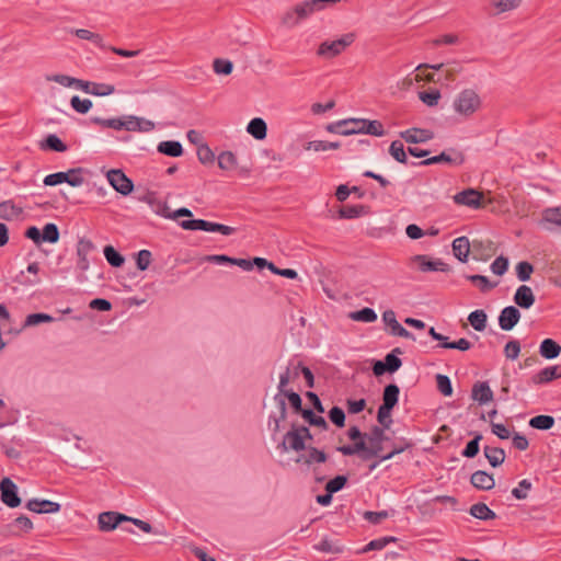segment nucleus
Here are the masks:
<instances>
[{
    "mask_svg": "<svg viewBox=\"0 0 561 561\" xmlns=\"http://www.w3.org/2000/svg\"><path fill=\"white\" fill-rule=\"evenodd\" d=\"M291 379V360L288 363L286 369L284 373L279 375V382H278V393L274 396V401L276 402L278 407V415L271 414L268 417V428L272 431L273 434H276L279 432L280 428V422L284 421L287 416V408H286V401L283 397L286 391H289L287 389L288 383Z\"/></svg>",
    "mask_w": 561,
    "mask_h": 561,
    "instance_id": "f257e3e1",
    "label": "nucleus"
},
{
    "mask_svg": "<svg viewBox=\"0 0 561 561\" xmlns=\"http://www.w3.org/2000/svg\"><path fill=\"white\" fill-rule=\"evenodd\" d=\"M337 451L344 456L358 455L363 461H367L371 458H379L383 451L382 443H368L365 440L356 442L352 445H344L336 448Z\"/></svg>",
    "mask_w": 561,
    "mask_h": 561,
    "instance_id": "f03ea898",
    "label": "nucleus"
},
{
    "mask_svg": "<svg viewBox=\"0 0 561 561\" xmlns=\"http://www.w3.org/2000/svg\"><path fill=\"white\" fill-rule=\"evenodd\" d=\"M453 106L459 115L470 116L480 108L481 99L474 90L465 89L455 98Z\"/></svg>",
    "mask_w": 561,
    "mask_h": 561,
    "instance_id": "7ed1b4c3",
    "label": "nucleus"
},
{
    "mask_svg": "<svg viewBox=\"0 0 561 561\" xmlns=\"http://www.w3.org/2000/svg\"><path fill=\"white\" fill-rule=\"evenodd\" d=\"M180 227L184 230H202L207 232H219L224 236H231L236 232V228L218 222L207 221L204 219L182 220Z\"/></svg>",
    "mask_w": 561,
    "mask_h": 561,
    "instance_id": "20e7f679",
    "label": "nucleus"
},
{
    "mask_svg": "<svg viewBox=\"0 0 561 561\" xmlns=\"http://www.w3.org/2000/svg\"><path fill=\"white\" fill-rule=\"evenodd\" d=\"M355 41L354 33H346L339 39L329 42L325 41L320 44L317 55L325 58H333L344 51Z\"/></svg>",
    "mask_w": 561,
    "mask_h": 561,
    "instance_id": "39448f33",
    "label": "nucleus"
},
{
    "mask_svg": "<svg viewBox=\"0 0 561 561\" xmlns=\"http://www.w3.org/2000/svg\"><path fill=\"white\" fill-rule=\"evenodd\" d=\"M447 151L440 152L438 156H434L431 158H427L425 160H422L420 162H411V165L413 167H425V165H432L440 162L454 164V165H461L465 162V156L462 152L457 151L456 149H449Z\"/></svg>",
    "mask_w": 561,
    "mask_h": 561,
    "instance_id": "423d86ee",
    "label": "nucleus"
},
{
    "mask_svg": "<svg viewBox=\"0 0 561 561\" xmlns=\"http://www.w3.org/2000/svg\"><path fill=\"white\" fill-rule=\"evenodd\" d=\"M111 186L124 196L129 195L134 190V182L119 169H112L106 174Z\"/></svg>",
    "mask_w": 561,
    "mask_h": 561,
    "instance_id": "0eeeda50",
    "label": "nucleus"
},
{
    "mask_svg": "<svg viewBox=\"0 0 561 561\" xmlns=\"http://www.w3.org/2000/svg\"><path fill=\"white\" fill-rule=\"evenodd\" d=\"M154 128L153 122L135 115L119 117V130L148 133Z\"/></svg>",
    "mask_w": 561,
    "mask_h": 561,
    "instance_id": "6e6552de",
    "label": "nucleus"
},
{
    "mask_svg": "<svg viewBox=\"0 0 561 561\" xmlns=\"http://www.w3.org/2000/svg\"><path fill=\"white\" fill-rule=\"evenodd\" d=\"M0 499L10 508H15L21 504L18 486L10 478H3L0 481Z\"/></svg>",
    "mask_w": 561,
    "mask_h": 561,
    "instance_id": "1a4fd4ad",
    "label": "nucleus"
},
{
    "mask_svg": "<svg viewBox=\"0 0 561 561\" xmlns=\"http://www.w3.org/2000/svg\"><path fill=\"white\" fill-rule=\"evenodd\" d=\"M411 264L417 265L422 272H448L449 266L442 260H430L427 255L419 254L411 257Z\"/></svg>",
    "mask_w": 561,
    "mask_h": 561,
    "instance_id": "9d476101",
    "label": "nucleus"
},
{
    "mask_svg": "<svg viewBox=\"0 0 561 561\" xmlns=\"http://www.w3.org/2000/svg\"><path fill=\"white\" fill-rule=\"evenodd\" d=\"M483 194L473 190L467 188L454 196V202L458 205H465L474 209L482 206Z\"/></svg>",
    "mask_w": 561,
    "mask_h": 561,
    "instance_id": "9b49d317",
    "label": "nucleus"
},
{
    "mask_svg": "<svg viewBox=\"0 0 561 561\" xmlns=\"http://www.w3.org/2000/svg\"><path fill=\"white\" fill-rule=\"evenodd\" d=\"M127 519L128 516L118 512H103L99 515L98 524L102 531H111Z\"/></svg>",
    "mask_w": 561,
    "mask_h": 561,
    "instance_id": "f8f14e48",
    "label": "nucleus"
},
{
    "mask_svg": "<svg viewBox=\"0 0 561 561\" xmlns=\"http://www.w3.org/2000/svg\"><path fill=\"white\" fill-rule=\"evenodd\" d=\"M279 448H282L283 451H301L306 448L305 442L302 440V434H299L295 425H293L291 430L284 435V438L279 444Z\"/></svg>",
    "mask_w": 561,
    "mask_h": 561,
    "instance_id": "ddd939ff",
    "label": "nucleus"
},
{
    "mask_svg": "<svg viewBox=\"0 0 561 561\" xmlns=\"http://www.w3.org/2000/svg\"><path fill=\"white\" fill-rule=\"evenodd\" d=\"M382 321L390 328L391 335L415 340L414 335L397 321L396 312L393 310L389 309L383 311Z\"/></svg>",
    "mask_w": 561,
    "mask_h": 561,
    "instance_id": "4468645a",
    "label": "nucleus"
},
{
    "mask_svg": "<svg viewBox=\"0 0 561 561\" xmlns=\"http://www.w3.org/2000/svg\"><path fill=\"white\" fill-rule=\"evenodd\" d=\"M400 137L408 144H423L432 140L434 138V133L431 129L412 127L400 131Z\"/></svg>",
    "mask_w": 561,
    "mask_h": 561,
    "instance_id": "2eb2a0df",
    "label": "nucleus"
},
{
    "mask_svg": "<svg viewBox=\"0 0 561 561\" xmlns=\"http://www.w3.org/2000/svg\"><path fill=\"white\" fill-rule=\"evenodd\" d=\"M519 319V310L514 306H507L500 312L499 325L504 331H511L518 323Z\"/></svg>",
    "mask_w": 561,
    "mask_h": 561,
    "instance_id": "dca6fc26",
    "label": "nucleus"
},
{
    "mask_svg": "<svg viewBox=\"0 0 561 561\" xmlns=\"http://www.w3.org/2000/svg\"><path fill=\"white\" fill-rule=\"evenodd\" d=\"M94 250V244L91 240L88 239H80L77 244V267L85 272L89 270L90 262H89V254Z\"/></svg>",
    "mask_w": 561,
    "mask_h": 561,
    "instance_id": "f3484780",
    "label": "nucleus"
},
{
    "mask_svg": "<svg viewBox=\"0 0 561 561\" xmlns=\"http://www.w3.org/2000/svg\"><path fill=\"white\" fill-rule=\"evenodd\" d=\"M561 378V366L553 365L545 367L531 377L534 385H545L554 379Z\"/></svg>",
    "mask_w": 561,
    "mask_h": 561,
    "instance_id": "a211bd4d",
    "label": "nucleus"
},
{
    "mask_svg": "<svg viewBox=\"0 0 561 561\" xmlns=\"http://www.w3.org/2000/svg\"><path fill=\"white\" fill-rule=\"evenodd\" d=\"M471 398L483 405L493 400V391L486 381H478L472 387Z\"/></svg>",
    "mask_w": 561,
    "mask_h": 561,
    "instance_id": "6ab92c4d",
    "label": "nucleus"
},
{
    "mask_svg": "<svg viewBox=\"0 0 561 561\" xmlns=\"http://www.w3.org/2000/svg\"><path fill=\"white\" fill-rule=\"evenodd\" d=\"M26 508L34 513H57L60 511V504L49 500L32 499L27 501Z\"/></svg>",
    "mask_w": 561,
    "mask_h": 561,
    "instance_id": "aec40b11",
    "label": "nucleus"
},
{
    "mask_svg": "<svg viewBox=\"0 0 561 561\" xmlns=\"http://www.w3.org/2000/svg\"><path fill=\"white\" fill-rule=\"evenodd\" d=\"M470 482L476 489L483 491L492 490L495 485L493 476L483 470L473 472L471 474Z\"/></svg>",
    "mask_w": 561,
    "mask_h": 561,
    "instance_id": "412c9836",
    "label": "nucleus"
},
{
    "mask_svg": "<svg viewBox=\"0 0 561 561\" xmlns=\"http://www.w3.org/2000/svg\"><path fill=\"white\" fill-rule=\"evenodd\" d=\"M514 302L523 309H529L535 302L531 288L527 285H520L515 291Z\"/></svg>",
    "mask_w": 561,
    "mask_h": 561,
    "instance_id": "4be33fe9",
    "label": "nucleus"
},
{
    "mask_svg": "<svg viewBox=\"0 0 561 561\" xmlns=\"http://www.w3.org/2000/svg\"><path fill=\"white\" fill-rule=\"evenodd\" d=\"M540 222L547 230H552L554 227L561 228V207L546 208Z\"/></svg>",
    "mask_w": 561,
    "mask_h": 561,
    "instance_id": "5701e85b",
    "label": "nucleus"
},
{
    "mask_svg": "<svg viewBox=\"0 0 561 561\" xmlns=\"http://www.w3.org/2000/svg\"><path fill=\"white\" fill-rule=\"evenodd\" d=\"M453 253L462 263L468 261L470 253V242L465 236L458 237L453 241Z\"/></svg>",
    "mask_w": 561,
    "mask_h": 561,
    "instance_id": "b1692460",
    "label": "nucleus"
},
{
    "mask_svg": "<svg viewBox=\"0 0 561 561\" xmlns=\"http://www.w3.org/2000/svg\"><path fill=\"white\" fill-rule=\"evenodd\" d=\"M22 213L23 209L11 199L0 203V218L3 220H14L19 218Z\"/></svg>",
    "mask_w": 561,
    "mask_h": 561,
    "instance_id": "393cba45",
    "label": "nucleus"
},
{
    "mask_svg": "<svg viewBox=\"0 0 561 561\" xmlns=\"http://www.w3.org/2000/svg\"><path fill=\"white\" fill-rule=\"evenodd\" d=\"M354 124H360L362 134L376 137H382L386 134L383 125L379 121H370L364 118L363 121L354 122Z\"/></svg>",
    "mask_w": 561,
    "mask_h": 561,
    "instance_id": "a878e982",
    "label": "nucleus"
},
{
    "mask_svg": "<svg viewBox=\"0 0 561 561\" xmlns=\"http://www.w3.org/2000/svg\"><path fill=\"white\" fill-rule=\"evenodd\" d=\"M561 353V346L552 339H545L539 346V354L546 359L557 358Z\"/></svg>",
    "mask_w": 561,
    "mask_h": 561,
    "instance_id": "bb28decb",
    "label": "nucleus"
},
{
    "mask_svg": "<svg viewBox=\"0 0 561 561\" xmlns=\"http://www.w3.org/2000/svg\"><path fill=\"white\" fill-rule=\"evenodd\" d=\"M247 131L257 140H263L266 137L267 126L263 118H252L248 126Z\"/></svg>",
    "mask_w": 561,
    "mask_h": 561,
    "instance_id": "cd10ccee",
    "label": "nucleus"
},
{
    "mask_svg": "<svg viewBox=\"0 0 561 561\" xmlns=\"http://www.w3.org/2000/svg\"><path fill=\"white\" fill-rule=\"evenodd\" d=\"M158 151L168 157H181L183 154V147L180 141L165 140L158 145Z\"/></svg>",
    "mask_w": 561,
    "mask_h": 561,
    "instance_id": "c85d7f7f",
    "label": "nucleus"
},
{
    "mask_svg": "<svg viewBox=\"0 0 561 561\" xmlns=\"http://www.w3.org/2000/svg\"><path fill=\"white\" fill-rule=\"evenodd\" d=\"M400 389L396 383H389L383 388L382 405L393 410L399 402Z\"/></svg>",
    "mask_w": 561,
    "mask_h": 561,
    "instance_id": "c756f323",
    "label": "nucleus"
},
{
    "mask_svg": "<svg viewBox=\"0 0 561 561\" xmlns=\"http://www.w3.org/2000/svg\"><path fill=\"white\" fill-rule=\"evenodd\" d=\"M313 548L322 553L339 554L343 552V547L337 540H331L327 537L322 538Z\"/></svg>",
    "mask_w": 561,
    "mask_h": 561,
    "instance_id": "7c9ffc66",
    "label": "nucleus"
},
{
    "mask_svg": "<svg viewBox=\"0 0 561 561\" xmlns=\"http://www.w3.org/2000/svg\"><path fill=\"white\" fill-rule=\"evenodd\" d=\"M397 541H398V538L393 537V536H386V537H380V538H377V539H373L367 545H365L358 551V553H367V552L374 551V550H382L389 543L397 542Z\"/></svg>",
    "mask_w": 561,
    "mask_h": 561,
    "instance_id": "2f4dec72",
    "label": "nucleus"
},
{
    "mask_svg": "<svg viewBox=\"0 0 561 561\" xmlns=\"http://www.w3.org/2000/svg\"><path fill=\"white\" fill-rule=\"evenodd\" d=\"M484 456L492 467L501 466L505 460V453L500 447L484 446Z\"/></svg>",
    "mask_w": 561,
    "mask_h": 561,
    "instance_id": "473e14b6",
    "label": "nucleus"
},
{
    "mask_svg": "<svg viewBox=\"0 0 561 561\" xmlns=\"http://www.w3.org/2000/svg\"><path fill=\"white\" fill-rule=\"evenodd\" d=\"M41 148L55 152H65L68 149L67 145L55 134H49L41 144Z\"/></svg>",
    "mask_w": 561,
    "mask_h": 561,
    "instance_id": "72a5a7b5",
    "label": "nucleus"
},
{
    "mask_svg": "<svg viewBox=\"0 0 561 561\" xmlns=\"http://www.w3.org/2000/svg\"><path fill=\"white\" fill-rule=\"evenodd\" d=\"M554 417L551 415H536L529 420V426L535 430L548 431L554 426Z\"/></svg>",
    "mask_w": 561,
    "mask_h": 561,
    "instance_id": "f704fd0d",
    "label": "nucleus"
},
{
    "mask_svg": "<svg viewBox=\"0 0 561 561\" xmlns=\"http://www.w3.org/2000/svg\"><path fill=\"white\" fill-rule=\"evenodd\" d=\"M470 514L481 520H490L496 517L495 513L484 503H477L470 507Z\"/></svg>",
    "mask_w": 561,
    "mask_h": 561,
    "instance_id": "c9c22d12",
    "label": "nucleus"
},
{
    "mask_svg": "<svg viewBox=\"0 0 561 561\" xmlns=\"http://www.w3.org/2000/svg\"><path fill=\"white\" fill-rule=\"evenodd\" d=\"M468 321L476 331L481 332L486 328L488 316L484 310L477 309L469 314Z\"/></svg>",
    "mask_w": 561,
    "mask_h": 561,
    "instance_id": "e433bc0d",
    "label": "nucleus"
},
{
    "mask_svg": "<svg viewBox=\"0 0 561 561\" xmlns=\"http://www.w3.org/2000/svg\"><path fill=\"white\" fill-rule=\"evenodd\" d=\"M238 165L237 157L232 151H222L218 156V167L225 171L236 170Z\"/></svg>",
    "mask_w": 561,
    "mask_h": 561,
    "instance_id": "4c0bfd02",
    "label": "nucleus"
},
{
    "mask_svg": "<svg viewBox=\"0 0 561 561\" xmlns=\"http://www.w3.org/2000/svg\"><path fill=\"white\" fill-rule=\"evenodd\" d=\"M350 318L354 321L371 323L377 320V313L374 309L365 307L360 310L351 312Z\"/></svg>",
    "mask_w": 561,
    "mask_h": 561,
    "instance_id": "58836bf2",
    "label": "nucleus"
},
{
    "mask_svg": "<svg viewBox=\"0 0 561 561\" xmlns=\"http://www.w3.org/2000/svg\"><path fill=\"white\" fill-rule=\"evenodd\" d=\"M41 233L42 242L56 243L60 238L59 229L54 222L46 224Z\"/></svg>",
    "mask_w": 561,
    "mask_h": 561,
    "instance_id": "ea45409f",
    "label": "nucleus"
},
{
    "mask_svg": "<svg viewBox=\"0 0 561 561\" xmlns=\"http://www.w3.org/2000/svg\"><path fill=\"white\" fill-rule=\"evenodd\" d=\"M366 214V206L364 205H348L344 206L339 210L341 218L354 219Z\"/></svg>",
    "mask_w": 561,
    "mask_h": 561,
    "instance_id": "a19ab883",
    "label": "nucleus"
},
{
    "mask_svg": "<svg viewBox=\"0 0 561 561\" xmlns=\"http://www.w3.org/2000/svg\"><path fill=\"white\" fill-rule=\"evenodd\" d=\"M390 156L400 163H408V157L404 150V146L400 140H393L389 147Z\"/></svg>",
    "mask_w": 561,
    "mask_h": 561,
    "instance_id": "79ce46f5",
    "label": "nucleus"
},
{
    "mask_svg": "<svg viewBox=\"0 0 561 561\" xmlns=\"http://www.w3.org/2000/svg\"><path fill=\"white\" fill-rule=\"evenodd\" d=\"M71 33H73L80 39L90 41L96 46L103 47V38L98 33H93L85 28L72 30Z\"/></svg>",
    "mask_w": 561,
    "mask_h": 561,
    "instance_id": "37998d69",
    "label": "nucleus"
},
{
    "mask_svg": "<svg viewBox=\"0 0 561 561\" xmlns=\"http://www.w3.org/2000/svg\"><path fill=\"white\" fill-rule=\"evenodd\" d=\"M103 253L108 264L113 267H121L125 262L124 256L112 245H106L103 250Z\"/></svg>",
    "mask_w": 561,
    "mask_h": 561,
    "instance_id": "c03bdc74",
    "label": "nucleus"
},
{
    "mask_svg": "<svg viewBox=\"0 0 561 561\" xmlns=\"http://www.w3.org/2000/svg\"><path fill=\"white\" fill-rule=\"evenodd\" d=\"M302 417L310 425L320 427L321 430H328L329 425L323 416L317 415L312 410L306 409L302 411Z\"/></svg>",
    "mask_w": 561,
    "mask_h": 561,
    "instance_id": "a18cd8bd",
    "label": "nucleus"
},
{
    "mask_svg": "<svg viewBox=\"0 0 561 561\" xmlns=\"http://www.w3.org/2000/svg\"><path fill=\"white\" fill-rule=\"evenodd\" d=\"M340 142L324 141V140H312L309 141L306 149L313 151H327V150H336L340 148Z\"/></svg>",
    "mask_w": 561,
    "mask_h": 561,
    "instance_id": "49530a36",
    "label": "nucleus"
},
{
    "mask_svg": "<svg viewBox=\"0 0 561 561\" xmlns=\"http://www.w3.org/2000/svg\"><path fill=\"white\" fill-rule=\"evenodd\" d=\"M482 439V435L480 433H477L474 437L469 440L461 451V455L466 458H473L478 455L480 450L479 443Z\"/></svg>",
    "mask_w": 561,
    "mask_h": 561,
    "instance_id": "de8ad7c7",
    "label": "nucleus"
},
{
    "mask_svg": "<svg viewBox=\"0 0 561 561\" xmlns=\"http://www.w3.org/2000/svg\"><path fill=\"white\" fill-rule=\"evenodd\" d=\"M70 105L77 113L85 114L91 110L92 102L89 99H80L78 95H73Z\"/></svg>",
    "mask_w": 561,
    "mask_h": 561,
    "instance_id": "09e8293b",
    "label": "nucleus"
},
{
    "mask_svg": "<svg viewBox=\"0 0 561 561\" xmlns=\"http://www.w3.org/2000/svg\"><path fill=\"white\" fill-rule=\"evenodd\" d=\"M68 174V184L73 187L81 186L84 183L83 168H73L66 171Z\"/></svg>",
    "mask_w": 561,
    "mask_h": 561,
    "instance_id": "8fccbe9b",
    "label": "nucleus"
},
{
    "mask_svg": "<svg viewBox=\"0 0 561 561\" xmlns=\"http://www.w3.org/2000/svg\"><path fill=\"white\" fill-rule=\"evenodd\" d=\"M436 385L439 392L445 397H450L453 394V385L448 376L437 374L436 375Z\"/></svg>",
    "mask_w": 561,
    "mask_h": 561,
    "instance_id": "3c124183",
    "label": "nucleus"
},
{
    "mask_svg": "<svg viewBox=\"0 0 561 561\" xmlns=\"http://www.w3.org/2000/svg\"><path fill=\"white\" fill-rule=\"evenodd\" d=\"M396 352L401 353L400 348H396L392 353L387 354L383 360L390 374L396 373L402 365V360L394 354Z\"/></svg>",
    "mask_w": 561,
    "mask_h": 561,
    "instance_id": "603ef678",
    "label": "nucleus"
},
{
    "mask_svg": "<svg viewBox=\"0 0 561 561\" xmlns=\"http://www.w3.org/2000/svg\"><path fill=\"white\" fill-rule=\"evenodd\" d=\"M365 438L368 443H383L388 437L385 434L383 426H373L369 433H365Z\"/></svg>",
    "mask_w": 561,
    "mask_h": 561,
    "instance_id": "864d4df0",
    "label": "nucleus"
},
{
    "mask_svg": "<svg viewBox=\"0 0 561 561\" xmlns=\"http://www.w3.org/2000/svg\"><path fill=\"white\" fill-rule=\"evenodd\" d=\"M533 272L534 266L527 261H522L516 265V275L520 282L528 280Z\"/></svg>",
    "mask_w": 561,
    "mask_h": 561,
    "instance_id": "5fc2aeb1",
    "label": "nucleus"
},
{
    "mask_svg": "<svg viewBox=\"0 0 561 561\" xmlns=\"http://www.w3.org/2000/svg\"><path fill=\"white\" fill-rule=\"evenodd\" d=\"M346 483H347L346 476H336L325 484V492L334 494V493L341 491L345 486Z\"/></svg>",
    "mask_w": 561,
    "mask_h": 561,
    "instance_id": "6e6d98bb",
    "label": "nucleus"
},
{
    "mask_svg": "<svg viewBox=\"0 0 561 561\" xmlns=\"http://www.w3.org/2000/svg\"><path fill=\"white\" fill-rule=\"evenodd\" d=\"M213 67L217 75L228 76L232 72L233 64L228 59L217 58L214 60Z\"/></svg>",
    "mask_w": 561,
    "mask_h": 561,
    "instance_id": "4d7b16f0",
    "label": "nucleus"
},
{
    "mask_svg": "<svg viewBox=\"0 0 561 561\" xmlns=\"http://www.w3.org/2000/svg\"><path fill=\"white\" fill-rule=\"evenodd\" d=\"M115 87L107 83L92 82L90 94L96 96H106L114 93Z\"/></svg>",
    "mask_w": 561,
    "mask_h": 561,
    "instance_id": "13d9d810",
    "label": "nucleus"
},
{
    "mask_svg": "<svg viewBox=\"0 0 561 561\" xmlns=\"http://www.w3.org/2000/svg\"><path fill=\"white\" fill-rule=\"evenodd\" d=\"M531 489V482L528 479L519 481L518 486L512 490V495L517 500H525L528 496V491Z\"/></svg>",
    "mask_w": 561,
    "mask_h": 561,
    "instance_id": "bf43d9fd",
    "label": "nucleus"
},
{
    "mask_svg": "<svg viewBox=\"0 0 561 561\" xmlns=\"http://www.w3.org/2000/svg\"><path fill=\"white\" fill-rule=\"evenodd\" d=\"M284 399H288L290 407L294 409L296 413H299L302 415V411L306 409L302 408V400L300 396L295 391H286L285 394H283Z\"/></svg>",
    "mask_w": 561,
    "mask_h": 561,
    "instance_id": "052dcab7",
    "label": "nucleus"
},
{
    "mask_svg": "<svg viewBox=\"0 0 561 561\" xmlns=\"http://www.w3.org/2000/svg\"><path fill=\"white\" fill-rule=\"evenodd\" d=\"M197 158L201 163L208 164L214 162L215 154L208 145L203 144L197 148Z\"/></svg>",
    "mask_w": 561,
    "mask_h": 561,
    "instance_id": "680f3d73",
    "label": "nucleus"
},
{
    "mask_svg": "<svg viewBox=\"0 0 561 561\" xmlns=\"http://www.w3.org/2000/svg\"><path fill=\"white\" fill-rule=\"evenodd\" d=\"M391 412H392V409L385 407L382 404L378 408L377 421L385 428H389L392 423Z\"/></svg>",
    "mask_w": 561,
    "mask_h": 561,
    "instance_id": "e2e57ef3",
    "label": "nucleus"
},
{
    "mask_svg": "<svg viewBox=\"0 0 561 561\" xmlns=\"http://www.w3.org/2000/svg\"><path fill=\"white\" fill-rule=\"evenodd\" d=\"M327 454L322 450H319L318 448L316 447H309L308 449V455L307 457L305 458V462L307 465H311L313 462H325L327 461Z\"/></svg>",
    "mask_w": 561,
    "mask_h": 561,
    "instance_id": "0e129e2a",
    "label": "nucleus"
},
{
    "mask_svg": "<svg viewBox=\"0 0 561 561\" xmlns=\"http://www.w3.org/2000/svg\"><path fill=\"white\" fill-rule=\"evenodd\" d=\"M43 183L46 186H55L61 183H68V174L67 172H56L48 174L44 178Z\"/></svg>",
    "mask_w": 561,
    "mask_h": 561,
    "instance_id": "69168bd1",
    "label": "nucleus"
},
{
    "mask_svg": "<svg viewBox=\"0 0 561 561\" xmlns=\"http://www.w3.org/2000/svg\"><path fill=\"white\" fill-rule=\"evenodd\" d=\"M329 419L337 427H343L345 425V413L340 407L335 405L330 409Z\"/></svg>",
    "mask_w": 561,
    "mask_h": 561,
    "instance_id": "338daca9",
    "label": "nucleus"
},
{
    "mask_svg": "<svg viewBox=\"0 0 561 561\" xmlns=\"http://www.w3.org/2000/svg\"><path fill=\"white\" fill-rule=\"evenodd\" d=\"M520 353V343L517 340H511L504 347V355L507 359L514 360Z\"/></svg>",
    "mask_w": 561,
    "mask_h": 561,
    "instance_id": "774afa93",
    "label": "nucleus"
}]
</instances>
